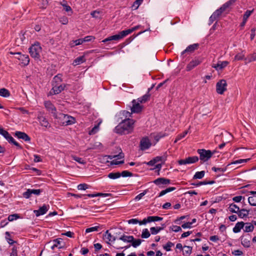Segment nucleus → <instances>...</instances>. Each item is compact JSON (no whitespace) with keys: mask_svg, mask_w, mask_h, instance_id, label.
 <instances>
[{"mask_svg":"<svg viewBox=\"0 0 256 256\" xmlns=\"http://www.w3.org/2000/svg\"><path fill=\"white\" fill-rule=\"evenodd\" d=\"M134 122L135 121L132 119H125L115 128L114 131L120 134L130 133L134 129Z\"/></svg>","mask_w":256,"mask_h":256,"instance_id":"f257e3e1","label":"nucleus"},{"mask_svg":"<svg viewBox=\"0 0 256 256\" xmlns=\"http://www.w3.org/2000/svg\"><path fill=\"white\" fill-rule=\"evenodd\" d=\"M30 56L34 58L39 59L42 52V48L39 42H36L29 48Z\"/></svg>","mask_w":256,"mask_h":256,"instance_id":"f03ea898","label":"nucleus"},{"mask_svg":"<svg viewBox=\"0 0 256 256\" xmlns=\"http://www.w3.org/2000/svg\"><path fill=\"white\" fill-rule=\"evenodd\" d=\"M56 118L60 119V122L66 126L72 124L76 122V120L74 117L62 113H60L58 115Z\"/></svg>","mask_w":256,"mask_h":256,"instance_id":"7ed1b4c3","label":"nucleus"},{"mask_svg":"<svg viewBox=\"0 0 256 256\" xmlns=\"http://www.w3.org/2000/svg\"><path fill=\"white\" fill-rule=\"evenodd\" d=\"M198 152L200 154V159L203 162L208 161L214 154L210 150H206L204 149H198Z\"/></svg>","mask_w":256,"mask_h":256,"instance_id":"20e7f679","label":"nucleus"},{"mask_svg":"<svg viewBox=\"0 0 256 256\" xmlns=\"http://www.w3.org/2000/svg\"><path fill=\"white\" fill-rule=\"evenodd\" d=\"M235 2V0H230L224 4L220 8L216 10L212 14L218 18L221 14L230 6Z\"/></svg>","mask_w":256,"mask_h":256,"instance_id":"39448f33","label":"nucleus"},{"mask_svg":"<svg viewBox=\"0 0 256 256\" xmlns=\"http://www.w3.org/2000/svg\"><path fill=\"white\" fill-rule=\"evenodd\" d=\"M0 134L2 135L10 143L13 144L14 145L19 148H21L20 146L14 140V138L9 134V133L0 126Z\"/></svg>","mask_w":256,"mask_h":256,"instance_id":"423d86ee","label":"nucleus"},{"mask_svg":"<svg viewBox=\"0 0 256 256\" xmlns=\"http://www.w3.org/2000/svg\"><path fill=\"white\" fill-rule=\"evenodd\" d=\"M227 82L225 80H219L216 84V91L217 93L222 94L226 90Z\"/></svg>","mask_w":256,"mask_h":256,"instance_id":"0eeeda50","label":"nucleus"},{"mask_svg":"<svg viewBox=\"0 0 256 256\" xmlns=\"http://www.w3.org/2000/svg\"><path fill=\"white\" fill-rule=\"evenodd\" d=\"M52 88L50 92V94H56L63 90L66 86L64 84H52Z\"/></svg>","mask_w":256,"mask_h":256,"instance_id":"6e6552de","label":"nucleus"},{"mask_svg":"<svg viewBox=\"0 0 256 256\" xmlns=\"http://www.w3.org/2000/svg\"><path fill=\"white\" fill-rule=\"evenodd\" d=\"M108 158L110 160H112V158H115L111 162L112 164H116H116H122L124 163V160H120V161L118 160L122 159L124 158V154L122 152H120L118 155L109 156Z\"/></svg>","mask_w":256,"mask_h":256,"instance_id":"1a4fd4ad","label":"nucleus"},{"mask_svg":"<svg viewBox=\"0 0 256 256\" xmlns=\"http://www.w3.org/2000/svg\"><path fill=\"white\" fill-rule=\"evenodd\" d=\"M132 106L130 108L132 112L138 113L142 111L143 106L140 104V102L138 100H134L132 101Z\"/></svg>","mask_w":256,"mask_h":256,"instance_id":"9d476101","label":"nucleus"},{"mask_svg":"<svg viewBox=\"0 0 256 256\" xmlns=\"http://www.w3.org/2000/svg\"><path fill=\"white\" fill-rule=\"evenodd\" d=\"M202 62V60L200 58H195L192 60L186 66V70L188 72L190 71L195 67Z\"/></svg>","mask_w":256,"mask_h":256,"instance_id":"9b49d317","label":"nucleus"},{"mask_svg":"<svg viewBox=\"0 0 256 256\" xmlns=\"http://www.w3.org/2000/svg\"><path fill=\"white\" fill-rule=\"evenodd\" d=\"M198 158L196 156L188 157L184 160H180L178 161L180 165L194 164L198 162Z\"/></svg>","mask_w":256,"mask_h":256,"instance_id":"f8f14e48","label":"nucleus"},{"mask_svg":"<svg viewBox=\"0 0 256 256\" xmlns=\"http://www.w3.org/2000/svg\"><path fill=\"white\" fill-rule=\"evenodd\" d=\"M44 106L50 112L54 118H58V115L56 113V108L54 104L50 101H47L44 102Z\"/></svg>","mask_w":256,"mask_h":256,"instance_id":"ddd939ff","label":"nucleus"},{"mask_svg":"<svg viewBox=\"0 0 256 256\" xmlns=\"http://www.w3.org/2000/svg\"><path fill=\"white\" fill-rule=\"evenodd\" d=\"M152 144L148 137L143 138L140 142V149L142 150L148 149L151 146Z\"/></svg>","mask_w":256,"mask_h":256,"instance_id":"4468645a","label":"nucleus"},{"mask_svg":"<svg viewBox=\"0 0 256 256\" xmlns=\"http://www.w3.org/2000/svg\"><path fill=\"white\" fill-rule=\"evenodd\" d=\"M154 182L157 186L162 187V185H168L170 184V180L169 179L164 178H159L154 181Z\"/></svg>","mask_w":256,"mask_h":256,"instance_id":"2eb2a0df","label":"nucleus"},{"mask_svg":"<svg viewBox=\"0 0 256 256\" xmlns=\"http://www.w3.org/2000/svg\"><path fill=\"white\" fill-rule=\"evenodd\" d=\"M16 54L18 56L17 58L21 61L22 64L23 66H27L30 62V58L28 55L27 54H22L20 52L16 53Z\"/></svg>","mask_w":256,"mask_h":256,"instance_id":"dca6fc26","label":"nucleus"},{"mask_svg":"<svg viewBox=\"0 0 256 256\" xmlns=\"http://www.w3.org/2000/svg\"><path fill=\"white\" fill-rule=\"evenodd\" d=\"M49 208V206L46 204L43 205L42 207L38 210H34V212L36 216H39L41 215L45 214Z\"/></svg>","mask_w":256,"mask_h":256,"instance_id":"f3484780","label":"nucleus"},{"mask_svg":"<svg viewBox=\"0 0 256 256\" xmlns=\"http://www.w3.org/2000/svg\"><path fill=\"white\" fill-rule=\"evenodd\" d=\"M15 136L18 138L22 139L26 142H29L30 140V137L25 132L16 131L15 132Z\"/></svg>","mask_w":256,"mask_h":256,"instance_id":"a211bd4d","label":"nucleus"},{"mask_svg":"<svg viewBox=\"0 0 256 256\" xmlns=\"http://www.w3.org/2000/svg\"><path fill=\"white\" fill-rule=\"evenodd\" d=\"M199 46V44H190L188 46L186 50L182 52V54L183 55L185 53L189 52L192 53L194 52L195 50H197Z\"/></svg>","mask_w":256,"mask_h":256,"instance_id":"6ab92c4d","label":"nucleus"},{"mask_svg":"<svg viewBox=\"0 0 256 256\" xmlns=\"http://www.w3.org/2000/svg\"><path fill=\"white\" fill-rule=\"evenodd\" d=\"M228 64V62L227 61L219 62L216 64H213L212 68H214L216 70H221L225 68Z\"/></svg>","mask_w":256,"mask_h":256,"instance_id":"aec40b11","label":"nucleus"},{"mask_svg":"<svg viewBox=\"0 0 256 256\" xmlns=\"http://www.w3.org/2000/svg\"><path fill=\"white\" fill-rule=\"evenodd\" d=\"M38 120L40 124L46 128L50 127V124L45 117L43 116H38Z\"/></svg>","mask_w":256,"mask_h":256,"instance_id":"412c9836","label":"nucleus"},{"mask_svg":"<svg viewBox=\"0 0 256 256\" xmlns=\"http://www.w3.org/2000/svg\"><path fill=\"white\" fill-rule=\"evenodd\" d=\"M152 88V86L151 88H148V91L146 94L137 99L140 102V103H144L148 100L150 96L149 92Z\"/></svg>","mask_w":256,"mask_h":256,"instance_id":"4be33fe9","label":"nucleus"},{"mask_svg":"<svg viewBox=\"0 0 256 256\" xmlns=\"http://www.w3.org/2000/svg\"><path fill=\"white\" fill-rule=\"evenodd\" d=\"M121 39H122L121 36H120V34L118 33L117 34L112 36H110L105 38L104 40H102V42H104V43H106V42H108V41H110V40H120Z\"/></svg>","mask_w":256,"mask_h":256,"instance_id":"5701e85b","label":"nucleus"},{"mask_svg":"<svg viewBox=\"0 0 256 256\" xmlns=\"http://www.w3.org/2000/svg\"><path fill=\"white\" fill-rule=\"evenodd\" d=\"M244 223L243 222H237L233 228V232L234 233L239 232L242 228H244Z\"/></svg>","mask_w":256,"mask_h":256,"instance_id":"b1692460","label":"nucleus"},{"mask_svg":"<svg viewBox=\"0 0 256 256\" xmlns=\"http://www.w3.org/2000/svg\"><path fill=\"white\" fill-rule=\"evenodd\" d=\"M118 238L125 242H131L134 240L133 236L124 234L120 236Z\"/></svg>","mask_w":256,"mask_h":256,"instance_id":"393cba45","label":"nucleus"},{"mask_svg":"<svg viewBox=\"0 0 256 256\" xmlns=\"http://www.w3.org/2000/svg\"><path fill=\"white\" fill-rule=\"evenodd\" d=\"M250 236H248V238H246L245 236H242L240 238L242 244L244 246L248 248L250 245Z\"/></svg>","mask_w":256,"mask_h":256,"instance_id":"a878e982","label":"nucleus"},{"mask_svg":"<svg viewBox=\"0 0 256 256\" xmlns=\"http://www.w3.org/2000/svg\"><path fill=\"white\" fill-rule=\"evenodd\" d=\"M244 230L246 232H252L254 230V226H253V224L250 222H246L244 223Z\"/></svg>","mask_w":256,"mask_h":256,"instance_id":"bb28decb","label":"nucleus"},{"mask_svg":"<svg viewBox=\"0 0 256 256\" xmlns=\"http://www.w3.org/2000/svg\"><path fill=\"white\" fill-rule=\"evenodd\" d=\"M162 226L152 227L150 228V231L152 234H158L160 230L164 229L165 227L164 224L162 225Z\"/></svg>","mask_w":256,"mask_h":256,"instance_id":"cd10ccee","label":"nucleus"},{"mask_svg":"<svg viewBox=\"0 0 256 256\" xmlns=\"http://www.w3.org/2000/svg\"><path fill=\"white\" fill-rule=\"evenodd\" d=\"M252 10H246L244 14V16H243V21L240 24V26H244L246 21H247V20L248 18H249V16H250V14H252Z\"/></svg>","mask_w":256,"mask_h":256,"instance_id":"c85d7f7f","label":"nucleus"},{"mask_svg":"<svg viewBox=\"0 0 256 256\" xmlns=\"http://www.w3.org/2000/svg\"><path fill=\"white\" fill-rule=\"evenodd\" d=\"M249 212V210L242 208L239 210L238 214L240 218H244L245 217H247L248 216Z\"/></svg>","mask_w":256,"mask_h":256,"instance_id":"c756f323","label":"nucleus"},{"mask_svg":"<svg viewBox=\"0 0 256 256\" xmlns=\"http://www.w3.org/2000/svg\"><path fill=\"white\" fill-rule=\"evenodd\" d=\"M104 238L108 242H114L118 238L112 236L110 233L108 232V230H106L104 236Z\"/></svg>","mask_w":256,"mask_h":256,"instance_id":"7c9ffc66","label":"nucleus"},{"mask_svg":"<svg viewBox=\"0 0 256 256\" xmlns=\"http://www.w3.org/2000/svg\"><path fill=\"white\" fill-rule=\"evenodd\" d=\"M54 244L51 246V248L52 250H54L55 248H62V246H61L60 244L62 242V240L60 238H56L53 240Z\"/></svg>","mask_w":256,"mask_h":256,"instance_id":"2f4dec72","label":"nucleus"},{"mask_svg":"<svg viewBox=\"0 0 256 256\" xmlns=\"http://www.w3.org/2000/svg\"><path fill=\"white\" fill-rule=\"evenodd\" d=\"M229 210L232 213H238L240 208L234 204H231L228 207Z\"/></svg>","mask_w":256,"mask_h":256,"instance_id":"473e14b6","label":"nucleus"},{"mask_svg":"<svg viewBox=\"0 0 256 256\" xmlns=\"http://www.w3.org/2000/svg\"><path fill=\"white\" fill-rule=\"evenodd\" d=\"M84 61H85L84 56H80L77 58H76L74 60V61L73 62V64L74 66L78 65V64H80L83 63Z\"/></svg>","mask_w":256,"mask_h":256,"instance_id":"72a5a7b5","label":"nucleus"},{"mask_svg":"<svg viewBox=\"0 0 256 256\" xmlns=\"http://www.w3.org/2000/svg\"><path fill=\"white\" fill-rule=\"evenodd\" d=\"M244 60H246L248 62L256 60V52L248 55Z\"/></svg>","mask_w":256,"mask_h":256,"instance_id":"f704fd0d","label":"nucleus"},{"mask_svg":"<svg viewBox=\"0 0 256 256\" xmlns=\"http://www.w3.org/2000/svg\"><path fill=\"white\" fill-rule=\"evenodd\" d=\"M176 190V188L175 187H170V188H166V190H162L160 192V193L159 194L158 196H162L166 194H167L168 192H172V191H173V190Z\"/></svg>","mask_w":256,"mask_h":256,"instance_id":"c9c22d12","label":"nucleus"},{"mask_svg":"<svg viewBox=\"0 0 256 256\" xmlns=\"http://www.w3.org/2000/svg\"><path fill=\"white\" fill-rule=\"evenodd\" d=\"M205 172L204 170L200 172H197L194 176V179H201L204 176Z\"/></svg>","mask_w":256,"mask_h":256,"instance_id":"e433bc0d","label":"nucleus"},{"mask_svg":"<svg viewBox=\"0 0 256 256\" xmlns=\"http://www.w3.org/2000/svg\"><path fill=\"white\" fill-rule=\"evenodd\" d=\"M10 95V93L8 90L4 88L0 89V96L7 98Z\"/></svg>","mask_w":256,"mask_h":256,"instance_id":"4c0bfd02","label":"nucleus"},{"mask_svg":"<svg viewBox=\"0 0 256 256\" xmlns=\"http://www.w3.org/2000/svg\"><path fill=\"white\" fill-rule=\"evenodd\" d=\"M121 176L120 173L119 172H110L108 174V176L110 179H116L119 178Z\"/></svg>","mask_w":256,"mask_h":256,"instance_id":"58836bf2","label":"nucleus"},{"mask_svg":"<svg viewBox=\"0 0 256 256\" xmlns=\"http://www.w3.org/2000/svg\"><path fill=\"white\" fill-rule=\"evenodd\" d=\"M248 203L250 206H256V196H252L248 198Z\"/></svg>","mask_w":256,"mask_h":256,"instance_id":"ea45409f","label":"nucleus"},{"mask_svg":"<svg viewBox=\"0 0 256 256\" xmlns=\"http://www.w3.org/2000/svg\"><path fill=\"white\" fill-rule=\"evenodd\" d=\"M184 254L189 256L192 253V247L185 246H184Z\"/></svg>","mask_w":256,"mask_h":256,"instance_id":"a19ab883","label":"nucleus"},{"mask_svg":"<svg viewBox=\"0 0 256 256\" xmlns=\"http://www.w3.org/2000/svg\"><path fill=\"white\" fill-rule=\"evenodd\" d=\"M132 32V30H131L130 28V29H128V30H124L121 31L119 32V34H120L121 36V38L122 39L124 37L128 36V34H131Z\"/></svg>","mask_w":256,"mask_h":256,"instance_id":"79ce46f5","label":"nucleus"},{"mask_svg":"<svg viewBox=\"0 0 256 256\" xmlns=\"http://www.w3.org/2000/svg\"><path fill=\"white\" fill-rule=\"evenodd\" d=\"M83 43L82 38L78 39L75 40H72L70 42V45L72 47H74L76 46L81 44Z\"/></svg>","mask_w":256,"mask_h":256,"instance_id":"37998d69","label":"nucleus"},{"mask_svg":"<svg viewBox=\"0 0 256 256\" xmlns=\"http://www.w3.org/2000/svg\"><path fill=\"white\" fill-rule=\"evenodd\" d=\"M71 157L73 160L77 162H78L80 164H84L86 163V161L81 158L78 157L76 156H72Z\"/></svg>","mask_w":256,"mask_h":256,"instance_id":"c03bdc74","label":"nucleus"},{"mask_svg":"<svg viewBox=\"0 0 256 256\" xmlns=\"http://www.w3.org/2000/svg\"><path fill=\"white\" fill-rule=\"evenodd\" d=\"M62 81V76L60 74H58L52 80V84H60Z\"/></svg>","mask_w":256,"mask_h":256,"instance_id":"a18cd8bd","label":"nucleus"},{"mask_svg":"<svg viewBox=\"0 0 256 256\" xmlns=\"http://www.w3.org/2000/svg\"><path fill=\"white\" fill-rule=\"evenodd\" d=\"M5 234H6V241L8 242L10 244H13L16 242H14V240H13L12 239L10 238V233L8 232H6Z\"/></svg>","mask_w":256,"mask_h":256,"instance_id":"49530a36","label":"nucleus"},{"mask_svg":"<svg viewBox=\"0 0 256 256\" xmlns=\"http://www.w3.org/2000/svg\"><path fill=\"white\" fill-rule=\"evenodd\" d=\"M244 58V51L238 53L234 56V60H240Z\"/></svg>","mask_w":256,"mask_h":256,"instance_id":"de8ad7c7","label":"nucleus"},{"mask_svg":"<svg viewBox=\"0 0 256 256\" xmlns=\"http://www.w3.org/2000/svg\"><path fill=\"white\" fill-rule=\"evenodd\" d=\"M248 160H249V159H240V160H234V161L232 162L231 163L228 164L227 165V166H230V164H242V163L244 162H247Z\"/></svg>","mask_w":256,"mask_h":256,"instance_id":"09e8293b","label":"nucleus"},{"mask_svg":"<svg viewBox=\"0 0 256 256\" xmlns=\"http://www.w3.org/2000/svg\"><path fill=\"white\" fill-rule=\"evenodd\" d=\"M150 234L147 228H144L143 230L142 234V238H149Z\"/></svg>","mask_w":256,"mask_h":256,"instance_id":"8fccbe9b","label":"nucleus"},{"mask_svg":"<svg viewBox=\"0 0 256 256\" xmlns=\"http://www.w3.org/2000/svg\"><path fill=\"white\" fill-rule=\"evenodd\" d=\"M20 218V216L18 214H10L8 216V221L12 222L14 220H17Z\"/></svg>","mask_w":256,"mask_h":256,"instance_id":"3c124183","label":"nucleus"},{"mask_svg":"<svg viewBox=\"0 0 256 256\" xmlns=\"http://www.w3.org/2000/svg\"><path fill=\"white\" fill-rule=\"evenodd\" d=\"M174 246V244L170 242H168L166 245L163 246V248L164 250H166V251L169 252L171 250V247L173 246Z\"/></svg>","mask_w":256,"mask_h":256,"instance_id":"603ef678","label":"nucleus"},{"mask_svg":"<svg viewBox=\"0 0 256 256\" xmlns=\"http://www.w3.org/2000/svg\"><path fill=\"white\" fill-rule=\"evenodd\" d=\"M187 134H188V131L186 130V131L184 132L182 134H178L174 142V143L177 142H178V140H181L182 138H184Z\"/></svg>","mask_w":256,"mask_h":256,"instance_id":"864d4df0","label":"nucleus"},{"mask_svg":"<svg viewBox=\"0 0 256 256\" xmlns=\"http://www.w3.org/2000/svg\"><path fill=\"white\" fill-rule=\"evenodd\" d=\"M100 123L96 125L95 126L90 132H89V134H94L96 133L98 130V127H99Z\"/></svg>","mask_w":256,"mask_h":256,"instance_id":"5fc2aeb1","label":"nucleus"},{"mask_svg":"<svg viewBox=\"0 0 256 256\" xmlns=\"http://www.w3.org/2000/svg\"><path fill=\"white\" fill-rule=\"evenodd\" d=\"M99 228L98 226H96L94 227L88 228L86 230V233H89L92 232L98 231Z\"/></svg>","mask_w":256,"mask_h":256,"instance_id":"6e6d98bb","label":"nucleus"},{"mask_svg":"<svg viewBox=\"0 0 256 256\" xmlns=\"http://www.w3.org/2000/svg\"><path fill=\"white\" fill-rule=\"evenodd\" d=\"M142 240L140 239H138L134 240V239L133 240V241H132L131 242H132V246L134 248H136L140 246L141 244Z\"/></svg>","mask_w":256,"mask_h":256,"instance_id":"4d7b16f0","label":"nucleus"},{"mask_svg":"<svg viewBox=\"0 0 256 256\" xmlns=\"http://www.w3.org/2000/svg\"><path fill=\"white\" fill-rule=\"evenodd\" d=\"M212 170L214 171V172H224L226 171V166L225 167V168H215V167H213L212 168Z\"/></svg>","mask_w":256,"mask_h":256,"instance_id":"13d9d810","label":"nucleus"},{"mask_svg":"<svg viewBox=\"0 0 256 256\" xmlns=\"http://www.w3.org/2000/svg\"><path fill=\"white\" fill-rule=\"evenodd\" d=\"M121 176L123 177L131 176H132V174L127 170H124L120 173Z\"/></svg>","mask_w":256,"mask_h":256,"instance_id":"bf43d9fd","label":"nucleus"},{"mask_svg":"<svg viewBox=\"0 0 256 256\" xmlns=\"http://www.w3.org/2000/svg\"><path fill=\"white\" fill-rule=\"evenodd\" d=\"M88 188V185L86 184H80L78 186V188L79 190H86Z\"/></svg>","mask_w":256,"mask_h":256,"instance_id":"052dcab7","label":"nucleus"},{"mask_svg":"<svg viewBox=\"0 0 256 256\" xmlns=\"http://www.w3.org/2000/svg\"><path fill=\"white\" fill-rule=\"evenodd\" d=\"M132 113V112L130 113L126 110H124L121 112L122 114L125 116L126 119H127V118H129L131 116Z\"/></svg>","mask_w":256,"mask_h":256,"instance_id":"680f3d73","label":"nucleus"},{"mask_svg":"<svg viewBox=\"0 0 256 256\" xmlns=\"http://www.w3.org/2000/svg\"><path fill=\"white\" fill-rule=\"evenodd\" d=\"M30 192L32 194H35V195H40V193L42 192V190L40 189L38 190H34V189H30Z\"/></svg>","mask_w":256,"mask_h":256,"instance_id":"e2e57ef3","label":"nucleus"},{"mask_svg":"<svg viewBox=\"0 0 256 256\" xmlns=\"http://www.w3.org/2000/svg\"><path fill=\"white\" fill-rule=\"evenodd\" d=\"M32 194L30 189H28L27 190L23 193V196L26 198H28L31 196Z\"/></svg>","mask_w":256,"mask_h":256,"instance_id":"0e129e2a","label":"nucleus"},{"mask_svg":"<svg viewBox=\"0 0 256 256\" xmlns=\"http://www.w3.org/2000/svg\"><path fill=\"white\" fill-rule=\"evenodd\" d=\"M170 229L172 230L174 232H178L180 231H182L181 227L178 226H172L170 227Z\"/></svg>","mask_w":256,"mask_h":256,"instance_id":"69168bd1","label":"nucleus"},{"mask_svg":"<svg viewBox=\"0 0 256 256\" xmlns=\"http://www.w3.org/2000/svg\"><path fill=\"white\" fill-rule=\"evenodd\" d=\"M90 14L92 17L98 18H100V12L95 10V11L92 12Z\"/></svg>","mask_w":256,"mask_h":256,"instance_id":"338daca9","label":"nucleus"},{"mask_svg":"<svg viewBox=\"0 0 256 256\" xmlns=\"http://www.w3.org/2000/svg\"><path fill=\"white\" fill-rule=\"evenodd\" d=\"M10 256H18L17 248L16 246L12 248Z\"/></svg>","mask_w":256,"mask_h":256,"instance_id":"774afa93","label":"nucleus"}]
</instances>
